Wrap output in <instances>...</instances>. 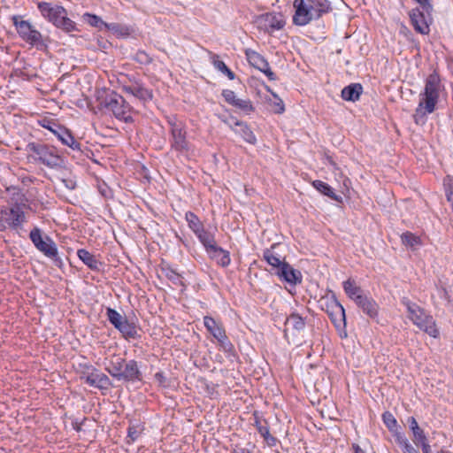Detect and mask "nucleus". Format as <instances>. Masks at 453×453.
Masks as SVG:
<instances>
[{"label":"nucleus","mask_w":453,"mask_h":453,"mask_svg":"<svg viewBox=\"0 0 453 453\" xmlns=\"http://www.w3.org/2000/svg\"><path fill=\"white\" fill-rule=\"evenodd\" d=\"M442 89L443 85L440 75L436 71H434L426 77L424 90L419 94V102L413 114L416 124H424L426 121V116L436 110Z\"/></svg>","instance_id":"1"},{"label":"nucleus","mask_w":453,"mask_h":453,"mask_svg":"<svg viewBox=\"0 0 453 453\" xmlns=\"http://www.w3.org/2000/svg\"><path fill=\"white\" fill-rule=\"evenodd\" d=\"M293 7L295 9L293 23L301 27L313 19H319L333 10L328 0H295Z\"/></svg>","instance_id":"2"},{"label":"nucleus","mask_w":453,"mask_h":453,"mask_svg":"<svg viewBox=\"0 0 453 453\" xmlns=\"http://www.w3.org/2000/svg\"><path fill=\"white\" fill-rule=\"evenodd\" d=\"M38 9L41 14L56 27L66 33L78 30L75 22L67 17V12L63 6L52 5L48 2H41L38 3Z\"/></svg>","instance_id":"3"},{"label":"nucleus","mask_w":453,"mask_h":453,"mask_svg":"<svg viewBox=\"0 0 453 453\" xmlns=\"http://www.w3.org/2000/svg\"><path fill=\"white\" fill-rule=\"evenodd\" d=\"M321 308L326 312L332 323L339 332L341 338L347 337L346 314L343 306L337 300L334 294L323 297L320 300Z\"/></svg>","instance_id":"4"},{"label":"nucleus","mask_w":453,"mask_h":453,"mask_svg":"<svg viewBox=\"0 0 453 453\" xmlns=\"http://www.w3.org/2000/svg\"><path fill=\"white\" fill-rule=\"evenodd\" d=\"M27 222L26 213L23 211V205L14 203L11 207H3L0 209V231L11 229L19 232L23 228V224Z\"/></svg>","instance_id":"5"},{"label":"nucleus","mask_w":453,"mask_h":453,"mask_svg":"<svg viewBox=\"0 0 453 453\" xmlns=\"http://www.w3.org/2000/svg\"><path fill=\"white\" fill-rule=\"evenodd\" d=\"M102 104L107 110L113 113L116 119L126 123L133 121L131 116L132 107L122 96L111 91L106 95Z\"/></svg>","instance_id":"6"},{"label":"nucleus","mask_w":453,"mask_h":453,"mask_svg":"<svg viewBox=\"0 0 453 453\" xmlns=\"http://www.w3.org/2000/svg\"><path fill=\"white\" fill-rule=\"evenodd\" d=\"M12 19L19 35L26 42L39 50L47 47L42 34L28 20L21 19L20 16H13Z\"/></svg>","instance_id":"7"},{"label":"nucleus","mask_w":453,"mask_h":453,"mask_svg":"<svg viewBox=\"0 0 453 453\" xmlns=\"http://www.w3.org/2000/svg\"><path fill=\"white\" fill-rule=\"evenodd\" d=\"M27 150L37 156V160L50 168H58L64 165V159L59 156L54 147L43 143L29 142Z\"/></svg>","instance_id":"8"},{"label":"nucleus","mask_w":453,"mask_h":453,"mask_svg":"<svg viewBox=\"0 0 453 453\" xmlns=\"http://www.w3.org/2000/svg\"><path fill=\"white\" fill-rule=\"evenodd\" d=\"M29 237L33 244L39 251L55 262L60 261L56 243L49 236H45V238H43L42 236L41 229L38 227L32 229Z\"/></svg>","instance_id":"9"},{"label":"nucleus","mask_w":453,"mask_h":453,"mask_svg":"<svg viewBox=\"0 0 453 453\" xmlns=\"http://www.w3.org/2000/svg\"><path fill=\"white\" fill-rule=\"evenodd\" d=\"M171 126L170 145L172 150L180 154H187L190 150V143L187 140V131L180 122L169 121Z\"/></svg>","instance_id":"10"},{"label":"nucleus","mask_w":453,"mask_h":453,"mask_svg":"<svg viewBox=\"0 0 453 453\" xmlns=\"http://www.w3.org/2000/svg\"><path fill=\"white\" fill-rule=\"evenodd\" d=\"M130 84L122 85L124 92L132 95L142 102H148L153 98V91L148 88L144 83L138 78L132 76L129 78Z\"/></svg>","instance_id":"11"},{"label":"nucleus","mask_w":453,"mask_h":453,"mask_svg":"<svg viewBox=\"0 0 453 453\" xmlns=\"http://www.w3.org/2000/svg\"><path fill=\"white\" fill-rule=\"evenodd\" d=\"M432 11L426 12L420 8H415L410 12V19L414 29L421 34L427 35L430 31L429 20H431Z\"/></svg>","instance_id":"12"},{"label":"nucleus","mask_w":453,"mask_h":453,"mask_svg":"<svg viewBox=\"0 0 453 453\" xmlns=\"http://www.w3.org/2000/svg\"><path fill=\"white\" fill-rule=\"evenodd\" d=\"M119 380L124 382H136L142 380V373L136 360L130 359L126 361Z\"/></svg>","instance_id":"13"},{"label":"nucleus","mask_w":453,"mask_h":453,"mask_svg":"<svg viewBox=\"0 0 453 453\" xmlns=\"http://www.w3.org/2000/svg\"><path fill=\"white\" fill-rule=\"evenodd\" d=\"M82 379H84L85 382L89 386L97 388L99 389H107L110 386H111V382L109 377L96 368H92L91 372L84 375Z\"/></svg>","instance_id":"14"},{"label":"nucleus","mask_w":453,"mask_h":453,"mask_svg":"<svg viewBox=\"0 0 453 453\" xmlns=\"http://www.w3.org/2000/svg\"><path fill=\"white\" fill-rule=\"evenodd\" d=\"M222 96L226 103L243 111L246 113H250L254 111V107L250 99L237 98L235 93L231 89H224L222 91Z\"/></svg>","instance_id":"15"},{"label":"nucleus","mask_w":453,"mask_h":453,"mask_svg":"<svg viewBox=\"0 0 453 453\" xmlns=\"http://www.w3.org/2000/svg\"><path fill=\"white\" fill-rule=\"evenodd\" d=\"M274 273L284 281L291 284L297 285L302 282V273L300 271L293 268L288 263L283 265L280 270L274 271Z\"/></svg>","instance_id":"16"},{"label":"nucleus","mask_w":453,"mask_h":453,"mask_svg":"<svg viewBox=\"0 0 453 453\" xmlns=\"http://www.w3.org/2000/svg\"><path fill=\"white\" fill-rule=\"evenodd\" d=\"M53 134L62 144L68 146L73 150L81 151V143L75 140L72 132L64 126L60 125Z\"/></svg>","instance_id":"17"},{"label":"nucleus","mask_w":453,"mask_h":453,"mask_svg":"<svg viewBox=\"0 0 453 453\" xmlns=\"http://www.w3.org/2000/svg\"><path fill=\"white\" fill-rule=\"evenodd\" d=\"M306 318L301 316L298 312H291L286 319L284 330L285 335L288 330H292L293 334H299L305 329Z\"/></svg>","instance_id":"18"},{"label":"nucleus","mask_w":453,"mask_h":453,"mask_svg":"<svg viewBox=\"0 0 453 453\" xmlns=\"http://www.w3.org/2000/svg\"><path fill=\"white\" fill-rule=\"evenodd\" d=\"M413 324L434 338L439 336V330L436 326L435 320L433 316L428 313L423 314V316Z\"/></svg>","instance_id":"19"},{"label":"nucleus","mask_w":453,"mask_h":453,"mask_svg":"<svg viewBox=\"0 0 453 453\" xmlns=\"http://www.w3.org/2000/svg\"><path fill=\"white\" fill-rule=\"evenodd\" d=\"M260 22L268 32L280 30L285 26V21L281 19V15L266 13L260 18Z\"/></svg>","instance_id":"20"},{"label":"nucleus","mask_w":453,"mask_h":453,"mask_svg":"<svg viewBox=\"0 0 453 453\" xmlns=\"http://www.w3.org/2000/svg\"><path fill=\"white\" fill-rule=\"evenodd\" d=\"M230 127L236 134H240L245 142L250 144L256 143V135L246 123L235 119L233 124H230Z\"/></svg>","instance_id":"21"},{"label":"nucleus","mask_w":453,"mask_h":453,"mask_svg":"<svg viewBox=\"0 0 453 453\" xmlns=\"http://www.w3.org/2000/svg\"><path fill=\"white\" fill-rule=\"evenodd\" d=\"M78 257L86 265L90 270L99 272L103 264L99 261L95 255L90 253L85 249L77 250Z\"/></svg>","instance_id":"22"},{"label":"nucleus","mask_w":453,"mask_h":453,"mask_svg":"<svg viewBox=\"0 0 453 453\" xmlns=\"http://www.w3.org/2000/svg\"><path fill=\"white\" fill-rule=\"evenodd\" d=\"M203 325L207 331L216 339L226 334V330L221 322L217 321L211 316L203 317Z\"/></svg>","instance_id":"23"},{"label":"nucleus","mask_w":453,"mask_h":453,"mask_svg":"<svg viewBox=\"0 0 453 453\" xmlns=\"http://www.w3.org/2000/svg\"><path fill=\"white\" fill-rule=\"evenodd\" d=\"M357 305L371 319H377L379 314V305L372 297L365 296L360 299Z\"/></svg>","instance_id":"24"},{"label":"nucleus","mask_w":453,"mask_h":453,"mask_svg":"<svg viewBox=\"0 0 453 453\" xmlns=\"http://www.w3.org/2000/svg\"><path fill=\"white\" fill-rule=\"evenodd\" d=\"M363 93V86L360 83H351L344 87L342 90L341 96L345 101H358Z\"/></svg>","instance_id":"25"},{"label":"nucleus","mask_w":453,"mask_h":453,"mask_svg":"<svg viewBox=\"0 0 453 453\" xmlns=\"http://www.w3.org/2000/svg\"><path fill=\"white\" fill-rule=\"evenodd\" d=\"M117 330L126 340L140 338L136 325L134 322L129 321L127 317H125L121 321V324L117 327Z\"/></svg>","instance_id":"26"},{"label":"nucleus","mask_w":453,"mask_h":453,"mask_svg":"<svg viewBox=\"0 0 453 453\" xmlns=\"http://www.w3.org/2000/svg\"><path fill=\"white\" fill-rule=\"evenodd\" d=\"M263 257L275 271L280 270V268L283 267V265L288 263L281 257V256L278 255L274 251V246L271 249L265 250L263 252Z\"/></svg>","instance_id":"27"},{"label":"nucleus","mask_w":453,"mask_h":453,"mask_svg":"<svg viewBox=\"0 0 453 453\" xmlns=\"http://www.w3.org/2000/svg\"><path fill=\"white\" fill-rule=\"evenodd\" d=\"M403 305H404L409 312V319L414 323L423 314L426 313V311L417 303L411 302L409 298L403 297L401 300Z\"/></svg>","instance_id":"28"},{"label":"nucleus","mask_w":453,"mask_h":453,"mask_svg":"<svg viewBox=\"0 0 453 453\" xmlns=\"http://www.w3.org/2000/svg\"><path fill=\"white\" fill-rule=\"evenodd\" d=\"M126 361L127 360L125 358L120 357H114L109 361V364L105 369L111 374V376L119 380Z\"/></svg>","instance_id":"29"},{"label":"nucleus","mask_w":453,"mask_h":453,"mask_svg":"<svg viewBox=\"0 0 453 453\" xmlns=\"http://www.w3.org/2000/svg\"><path fill=\"white\" fill-rule=\"evenodd\" d=\"M343 289L346 295L357 303L365 295H362L361 288L357 286L353 280H347L343 282Z\"/></svg>","instance_id":"30"},{"label":"nucleus","mask_w":453,"mask_h":453,"mask_svg":"<svg viewBox=\"0 0 453 453\" xmlns=\"http://www.w3.org/2000/svg\"><path fill=\"white\" fill-rule=\"evenodd\" d=\"M210 257L217 262V264L222 267H226L230 265L231 258L230 254L227 250L218 246L211 252H209Z\"/></svg>","instance_id":"31"},{"label":"nucleus","mask_w":453,"mask_h":453,"mask_svg":"<svg viewBox=\"0 0 453 453\" xmlns=\"http://www.w3.org/2000/svg\"><path fill=\"white\" fill-rule=\"evenodd\" d=\"M196 235L200 242L203 245L207 253L211 252L218 247L214 235L204 228L201 232H198Z\"/></svg>","instance_id":"32"},{"label":"nucleus","mask_w":453,"mask_h":453,"mask_svg":"<svg viewBox=\"0 0 453 453\" xmlns=\"http://www.w3.org/2000/svg\"><path fill=\"white\" fill-rule=\"evenodd\" d=\"M312 186L321 194L330 197L331 199L342 203V198L341 196H338L334 193V188L329 186L327 183L317 180L312 182Z\"/></svg>","instance_id":"33"},{"label":"nucleus","mask_w":453,"mask_h":453,"mask_svg":"<svg viewBox=\"0 0 453 453\" xmlns=\"http://www.w3.org/2000/svg\"><path fill=\"white\" fill-rule=\"evenodd\" d=\"M245 54L250 65L258 69L259 71L263 70V67H265V65L268 63L261 54L255 50H246Z\"/></svg>","instance_id":"34"},{"label":"nucleus","mask_w":453,"mask_h":453,"mask_svg":"<svg viewBox=\"0 0 453 453\" xmlns=\"http://www.w3.org/2000/svg\"><path fill=\"white\" fill-rule=\"evenodd\" d=\"M83 19L90 26L99 28V29H102V27H104L108 29L115 30V28L118 27V25L115 23H111V24L105 23L104 21H103V19L100 17H98L95 14L85 13L83 15Z\"/></svg>","instance_id":"35"},{"label":"nucleus","mask_w":453,"mask_h":453,"mask_svg":"<svg viewBox=\"0 0 453 453\" xmlns=\"http://www.w3.org/2000/svg\"><path fill=\"white\" fill-rule=\"evenodd\" d=\"M219 342V345L222 351L226 355V357L230 359L237 357L236 351L234 349V347L229 338L227 337L226 334L223 335L222 337L219 338L217 340Z\"/></svg>","instance_id":"36"},{"label":"nucleus","mask_w":453,"mask_h":453,"mask_svg":"<svg viewBox=\"0 0 453 453\" xmlns=\"http://www.w3.org/2000/svg\"><path fill=\"white\" fill-rule=\"evenodd\" d=\"M395 440L397 445L401 448L403 453H419L418 449L412 446L407 437L398 433L395 435Z\"/></svg>","instance_id":"37"},{"label":"nucleus","mask_w":453,"mask_h":453,"mask_svg":"<svg viewBox=\"0 0 453 453\" xmlns=\"http://www.w3.org/2000/svg\"><path fill=\"white\" fill-rule=\"evenodd\" d=\"M185 219L188 222V227L196 234L201 232L204 227L199 218L192 211H187Z\"/></svg>","instance_id":"38"},{"label":"nucleus","mask_w":453,"mask_h":453,"mask_svg":"<svg viewBox=\"0 0 453 453\" xmlns=\"http://www.w3.org/2000/svg\"><path fill=\"white\" fill-rule=\"evenodd\" d=\"M144 427L142 424H131L127 429V442L128 444L134 443L142 434Z\"/></svg>","instance_id":"39"},{"label":"nucleus","mask_w":453,"mask_h":453,"mask_svg":"<svg viewBox=\"0 0 453 453\" xmlns=\"http://www.w3.org/2000/svg\"><path fill=\"white\" fill-rule=\"evenodd\" d=\"M106 317L109 322L117 329V327L120 326L121 321L124 319L126 316L120 314L115 309L108 307L106 308Z\"/></svg>","instance_id":"40"},{"label":"nucleus","mask_w":453,"mask_h":453,"mask_svg":"<svg viewBox=\"0 0 453 453\" xmlns=\"http://www.w3.org/2000/svg\"><path fill=\"white\" fill-rule=\"evenodd\" d=\"M257 432L264 438L268 446L273 447L276 445L277 439L274 436L271 435L269 426L265 420L264 426H258Z\"/></svg>","instance_id":"41"},{"label":"nucleus","mask_w":453,"mask_h":453,"mask_svg":"<svg viewBox=\"0 0 453 453\" xmlns=\"http://www.w3.org/2000/svg\"><path fill=\"white\" fill-rule=\"evenodd\" d=\"M165 276L175 285H182L181 276L174 269L165 267L162 269Z\"/></svg>","instance_id":"42"},{"label":"nucleus","mask_w":453,"mask_h":453,"mask_svg":"<svg viewBox=\"0 0 453 453\" xmlns=\"http://www.w3.org/2000/svg\"><path fill=\"white\" fill-rule=\"evenodd\" d=\"M382 420L389 431L393 432L397 428V421L391 412L385 411L382 414Z\"/></svg>","instance_id":"43"},{"label":"nucleus","mask_w":453,"mask_h":453,"mask_svg":"<svg viewBox=\"0 0 453 453\" xmlns=\"http://www.w3.org/2000/svg\"><path fill=\"white\" fill-rule=\"evenodd\" d=\"M38 124L42 127L50 131L52 134H54L55 130H57V128L60 126V124L57 120L50 118H43L40 119L38 121Z\"/></svg>","instance_id":"44"},{"label":"nucleus","mask_w":453,"mask_h":453,"mask_svg":"<svg viewBox=\"0 0 453 453\" xmlns=\"http://www.w3.org/2000/svg\"><path fill=\"white\" fill-rule=\"evenodd\" d=\"M213 65L216 69L225 73L229 78V80H234L235 78L234 72H232L222 60L214 59Z\"/></svg>","instance_id":"45"},{"label":"nucleus","mask_w":453,"mask_h":453,"mask_svg":"<svg viewBox=\"0 0 453 453\" xmlns=\"http://www.w3.org/2000/svg\"><path fill=\"white\" fill-rule=\"evenodd\" d=\"M402 242L410 247H414L419 243V238L411 232H405L401 235Z\"/></svg>","instance_id":"46"},{"label":"nucleus","mask_w":453,"mask_h":453,"mask_svg":"<svg viewBox=\"0 0 453 453\" xmlns=\"http://www.w3.org/2000/svg\"><path fill=\"white\" fill-rule=\"evenodd\" d=\"M133 59L141 65H150L152 62V58L144 50H138L134 56Z\"/></svg>","instance_id":"47"},{"label":"nucleus","mask_w":453,"mask_h":453,"mask_svg":"<svg viewBox=\"0 0 453 453\" xmlns=\"http://www.w3.org/2000/svg\"><path fill=\"white\" fill-rule=\"evenodd\" d=\"M411 433L413 435L412 441L416 446H419L428 441L424 430L420 427L415 429Z\"/></svg>","instance_id":"48"},{"label":"nucleus","mask_w":453,"mask_h":453,"mask_svg":"<svg viewBox=\"0 0 453 453\" xmlns=\"http://www.w3.org/2000/svg\"><path fill=\"white\" fill-rule=\"evenodd\" d=\"M273 96H274L276 100L273 104V111L275 113L280 114V113L284 112V111H285L284 103L276 95L273 94Z\"/></svg>","instance_id":"49"},{"label":"nucleus","mask_w":453,"mask_h":453,"mask_svg":"<svg viewBox=\"0 0 453 453\" xmlns=\"http://www.w3.org/2000/svg\"><path fill=\"white\" fill-rule=\"evenodd\" d=\"M60 180L67 189H69V190L75 189L76 180H73V178H62Z\"/></svg>","instance_id":"50"},{"label":"nucleus","mask_w":453,"mask_h":453,"mask_svg":"<svg viewBox=\"0 0 453 453\" xmlns=\"http://www.w3.org/2000/svg\"><path fill=\"white\" fill-rule=\"evenodd\" d=\"M438 292L441 298L444 299L448 303L451 301V296L447 288L441 286L438 288Z\"/></svg>","instance_id":"51"},{"label":"nucleus","mask_w":453,"mask_h":453,"mask_svg":"<svg viewBox=\"0 0 453 453\" xmlns=\"http://www.w3.org/2000/svg\"><path fill=\"white\" fill-rule=\"evenodd\" d=\"M424 11H433L432 0H415Z\"/></svg>","instance_id":"52"},{"label":"nucleus","mask_w":453,"mask_h":453,"mask_svg":"<svg viewBox=\"0 0 453 453\" xmlns=\"http://www.w3.org/2000/svg\"><path fill=\"white\" fill-rule=\"evenodd\" d=\"M260 72H262L263 73H265L266 75V77L270 80V81H275L276 80V75L275 73L271 70L270 68V65H269V63H267L265 65V67H263V70H260Z\"/></svg>","instance_id":"53"},{"label":"nucleus","mask_w":453,"mask_h":453,"mask_svg":"<svg viewBox=\"0 0 453 453\" xmlns=\"http://www.w3.org/2000/svg\"><path fill=\"white\" fill-rule=\"evenodd\" d=\"M155 380H156L157 382H158V384L160 386H163V387H166L167 386V384H166V377L165 376L164 372H157L155 374Z\"/></svg>","instance_id":"54"},{"label":"nucleus","mask_w":453,"mask_h":453,"mask_svg":"<svg viewBox=\"0 0 453 453\" xmlns=\"http://www.w3.org/2000/svg\"><path fill=\"white\" fill-rule=\"evenodd\" d=\"M407 422L409 425V428L411 432L419 427V426L414 417H409Z\"/></svg>","instance_id":"55"},{"label":"nucleus","mask_w":453,"mask_h":453,"mask_svg":"<svg viewBox=\"0 0 453 453\" xmlns=\"http://www.w3.org/2000/svg\"><path fill=\"white\" fill-rule=\"evenodd\" d=\"M234 453H251V451L249 449L241 447L240 445H235Z\"/></svg>","instance_id":"56"},{"label":"nucleus","mask_w":453,"mask_h":453,"mask_svg":"<svg viewBox=\"0 0 453 453\" xmlns=\"http://www.w3.org/2000/svg\"><path fill=\"white\" fill-rule=\"evenodd\" d=\"M422 449L423 453H431V447L428 441L419 445Z\"/></svg>","instance_id":"57"},{"label":"nucleus","mask_w":453,"mask_h":453,"mask_svg":"<svg viewBox=\"0 0 453 453\" xmlns=\"http://www.w3.org/2000/svg\"><path fill=\"white\" fill-rule=\"evenodd\" d=\"M352 449L354 450V453H366L363 449H361V447L357 444V443H353L352 444Z\"/></svg>","instance_id":"58"},{"label":"nucleus","mask_w":453,"mask_h":453,"mask_svg":"<svg viewBox=\"0 0 453 453\" xmlns=\"http://www.w3.org/2000/svg\"><path fill=\"white\" fill-rule=\"evenodd\" d=\"M254 417H255L254 426H256L257 430H258V426H262L264 425L261 423L259 417H257L256 413L254 414Z\"/></svg>","instance_id":"59"},{"label":"nucleus","mask_w":453,"mask_h":453,"mask_svg":"<svg viewBox=\"0 0 453 453\" xmlns=\"http://www.w3.org/2000/svg\"><path fill=\"white\" fill-rule=\"evenodd\" d=\"M73 428L77 431H80L81 430V426H73Z\"/></svg>","instance_id":"60"},{"label":"nucleus","mask_w":453,"mask_h":453,"mask_svg":"<svg viewBox=\"0 0 453 453\" xmlns=\"http://www.w3.org/2000/svg\"><path fill=\"white\" fill-rule=\"evenodd\" d=\"M439 453H450V452H449L447 450H444V449H441V450L439 451Z\"/></svg>","instance_id":"61"}]
</instances>
